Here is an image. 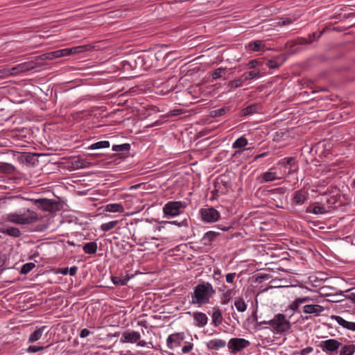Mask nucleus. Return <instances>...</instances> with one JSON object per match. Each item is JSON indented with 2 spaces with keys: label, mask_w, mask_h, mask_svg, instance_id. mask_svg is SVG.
<instances>
[{
  "label": "nucleus",
  "mask_w": 355,
  "mask_h": 355,
  "mask_svg": "<svg viewBox=\"0 0 355 355\" xmlns=\"http://www.w3.org/2000/svg\"><path fill=\"white\" fill-rule=\"evenodd\" d=\"M216 293L212 285L209 282L198 284L191 293V304L199 306L209 303L210 299Z\"/></svg>",
  "instance_id": "obj_1"
},
{
  "label": "nucleus",
  "mask_w": 355,
  "mask_h": 355,
  "mask_svg": "<svg viewBox=\"0 0 355 355\" xmlns=\"http://www.w3.org/2000/svg\"><path fill=\"white\" fill-rule=\"evenodd\" d=\"M7 222L20 225H28L36 223L39 220L38 214L30 209L24 212H12L5 216Z\"/></svg>",
  "instance_id": "obj_2"
},
{
  "label": "nucleus",
  "mask_w": 355,
  "mask_h": 355,
  "mask_svg": "<svg viewBox=\"0 0 355 355\" xmlns=\"http://www.w3.org/2000/svg\"><path fill=\"white\" fill-rule=\"evenodd\" d=\"M121 67L123 71H132L137 69L146 68V57L144 55H134L127 60L121 62Z\"/></svg>",
  "instance_id": "obj_3"
},
{
  "label": "nucleus",
  "mask_w": 355,
  "mask_h": 355,
  "mask_svg": "<svg viewBox=\"0 0 355 355\" xmlns=\"http://www.w3.org/2000/svg\"><path fill=\"white\" fill-rule=\"evenodd\" d=\"M187 207V204L181 201H169L163 207V212L166 216L175 217L180 215Z\"/></svg>",
  "instance_id": "obj_4"
},
{
  "label": "nucleus",
  "mask_w": 355,
  "mask_h": 355,
  "mask_svg": "<svg viewBox=\"0 0 355 355\" xmlns=\"http://www.w3.org/2000/svg\"><path fill=\"white\" fill-rule=\"evenodd\" d=\"M343 340V338L338 339L329 338L321 341L318 346L326 354L329 355H335L338 353V349H340Z\"/></svg>",
  "instance_id": "obj_5"
},
{
  "label": "nucleus",
  "mask_w": 355,
  "mask_h": 355,
  "mask_svg": "<svg viewBox=\"0 0 355 355\" xmlns=\"http://www.w3.org/2000/svg\"><path fill=\"white\" fill-rule=\"evenodd\" d=\"M291 327V324L284 314L278 313L272 319V328L276 333L283 334L288 331Z\"/></svg>",
  "instance_id": "obj_6"
},
{
  "label": "nucleus",
  "mask_w": 355,
  "mask_h": 355,
  "mask_svg": "<svg viewBox=\"0 0 355 355\" xmlns=\"http://www.w3.org/2000/svg\"><path fill=\"white\" fill-rule=\"evenodd\" d=\"M37 207L44 211L53 212L60 209V203L53 199L39 198L30 199Z\"/></svg>",
  "instance_id": "obj_7"
},
{
  "label": "nucleus",
  "mask_w": 355,
  "mask_h": 355,
  "mask_svg": "<svg viewBox=\"0 0 355 355\" xmlns=\"http://www.w3.org/2000/svg\"><path fill=\"white\" fill-rule=\"evenodd\" d=\"M193 88L190 87L175 93V98L178 101V104L189 106L190 104L193 103V101L198 98L193 94Z\"/></svg>",
  "instance_id": "obj_8"
},
{
  "label": "nucleus",
  "mask_w": 355,
  "mask_h": 355,
  "mask_svg": "<svg viewBox=\"0 0 355 355\" xmlns=\"http://www.w3.org/2000/svg\"><path fill=\"white\" fill-rule=\"evenodd\" d=\"M250 345L249 340L242 338H232L227 343V348L231 354H235Z\"/></svg>",
  "instance_id": "obj_9"
},
{
  "label": "nucleus",
  "mask_w": 355,
  "mask_h": 355,
  "mask_svg": "<svg viewBox=\"0 0 355 355\" xmlns=\"http://www.w3.org/2000/svg\"><path fill=\"white\" fill-rule=\"evenodd\" d=\"M202 220L206 223H214L220 218V213L214 207L202 208L200 210Z\"/></svg>",
  "instance_id": "obj_10"
},
{
  "label": "nucleus",
  "mask_w": 355,
  "mask_h": 355,
  "mask_svg": "<svg viewBox=\"0 0 355 355\" xmlns=\"http://www.w3.org/2000/svg\"><path fill=\"white\" fill-rule=\"evenodd\" d=\"M231 187V182L227 175L223 174L220 175L214 183L215 191L225 193Z\"/></svg>",
  "instance_id": "obj_11"
},
{
  "label": "nucleus",
  "mask_w": 355,
  "mask_h": 355,
  "mask_svg": "<svg viewBox=\"0 0 355 355\" xmlns=\"http://www.w3.org/2000/svg\"><path fill=\"white\" fill-rule=\"evenodd\" d=\"M36 67V64L33 62H26L24 63H21L19 64H17L15 67L9 68L10 76H15L17 74H19L20 73L28 71L30 70H32Z\"/></svg>",
  "instance_id": "obj_12"
},
{
  "label": "nucleus",
  "mask_w": 355,
  "mask_h": 355,
  "mask_svg": "<svg viewBox=\"0 0 355 355\" xmlns=\"http://www.w3.org/2000/svg\"><path fill=\"white\" fill-rule=\"evenodd\" d=\"M309 192L305 189H301L293 193L292 203L295 205H302L309 199Z\"/></svg>",
  "instance_id": "obj_13"
},
{
  "label": "nucleus",
  "mask_w": 355,
  "mask_h": 355,
  "mask_svg": "<svg viewBox=\"0 0 355 355\" xmlns=\"http://www.w3.org/2000/svg\"><path fill=\"white\" fill-rule=\"evenodd\" d=\"M184 332L175 333L169 335L166 339V344L168 348L173 349L180 346L184 339Z\"/></svg>",
  "instance_id": "obj_14"
},
{
  "label": "nucleus",
  "mask_w": 355,
  "mask_h": 355,
  "mask_svg": "<svg viewBox=\"0 0 355 355\" xmlns=\"http://www.w3.org/2000/svg\"><path fill=\"white\" fill-rule=\"evenodd\" d=\"M141 335L139 332L128 330L122 334L120 341L121 343H135L139 341Z\"/></svg>",
  "instance_id": "obj_15"
},
{
  "label": "nucleus",
  "mask_w": 355,
  "mask_h": 355,
  "mask_svg": "<svg viewBox=\"0 0 355 355\" xmlns=\"http://www.w3.org/2000/svg\"><path fill=\"white\" fill-rule=\"evenodd\" d=\"M324 310V308L320 304H305L302 307L304 313L312 314L314 316H319Z\"/></svg>",
  "instance_id": "obj_16"
},
{
  "label": "nucleus",
  "mask_w": 355,
  "mask_h": 355,
  "mask_svg": "<svg viewBox=\"0 0 355 355\" xmlns=\"http://www.w3.org/2000/svg\"><path fill=\"white\" fill-rule=\"evenodd\" d=\"M248 144V139L245 136H241L232 144V148L235 149H238L236 150L233 155H236L237 154H241L245 150H249L250 148H244Z\"/></svg>",
  "instance_id": "obj_17"
},
{
  "label": "nucleus",
  "mask_w": 355,
  "mask_h": 355,
  "mask_svg": "<svg viewBox=\"0 0 355 355\" xmlns=\"http://www.w3.org/2000/svg\"><path fill=\"white\" fill-rule=\"evenodd\" d=\"M345 343H341L338 355H354L355 353V344L350 340H345Z\"/></svg>",
  "instance_id": "obj_18"
},
{
  "label": "nucleus",
  "mask_w": 355,
  "mask_h": 355,
  "mask_svg": "<svg viewBox=\"0 0 355 355\" xmlns=\"http://www.w3.org/2000/svg\"><path fill=\"white\" fill-rule=\"evenodd\" d=\"M313 301L311 297L305 296L301 297H297L293 302L288 305V309L293 312H300V306L302 304Z\"/></svg>",
  "instance_id": "obj_19"
},
{
  "label": "nucleus",
  "mask_w": 355,
  "mask_h": 355,
  "mask_svg": "<svg viewBox=\"0 0 355 355\" xmlns=\"http://www.w3.org/2000/svg\"><path fill=\"white\" fill-rule=\"evenodd\" d=\"M279 165H281L285 168H288V173H291L293 172H295L297 170V166H296V162L295 157H284L282 159L279 163Z\"/></svg>",
  "instance_id": "obj_20"
},
{
  "label": "nucleus",
  "mask_w": 355,
  "mask_h": 355,
  "mask_svg": "<svg viewBox=\"0 0 355 355\" xmlns=\"http://www.w3.org/2000/svg\"><path fill=\"white\" fill-rule=\"evenodd\" d=\"M211 316V323L214 327H218L222 324L223 320L222 311L218 306H216L212 308Z\"/></svg>",
  "instance_id": "obj_21"
},
{
  "label": "nucleus",
  "mask_w": 355,
  "mask_h": 355,
  "mask_svg": "<svg viewBox=\"0 0 355 355\" xmlns=\"http://www.w3.org/2000/svg\"><path fill=\"white\" fill-rule=\"evenodd\" d=\"M331 318L336 321V322L343 328L355 331V322L347 321L340 315H333L331 316Z\"/></svg>",
  "instance_id": "obj_22"
},
{
  "label": "nucleus",
  "mask_w": 355,
  "mask_h": 355,
  "mask_svg": "<svg viewBox=\"0 0 355 355\" xmlns=\"http://www.w3.org/2000/svg\"><path fill=\"white\" fill-rule=\"evenodd\" d=\"M226 345L225 340L223 339L215 338L206 343V346L209 350H218L225 347Z\"/></svg>",
  "instance_id": "obj_23"
},
{
  "label": "nucleus",
  "mask_w": 355,
  "mask_h": 355,
  "mask_svg": "<svg viewBox=\"0 0 355 355\" xmlns=\"http://www.w3.org/2000/svg\"><path fill=\"white\" fill-rule=\"evenodd\" d=\"M193 318L196 322V325L198 327H205L208 322V317L202 312H193Z\"/></svg>",
  "instance_id": "obj_24"
},
{
  "label": "nucleus",
  "mask_w": 355,
  "mask_h": 355,
  "mask_svg": "<svg viewBox=\"0 0 355 355\" xmlns=\"http://www.w3.org/2000/svg\"><path fill=\"white\" fill-rule=\"evenodd\" d=\"M0 233L8 235L13 238H19L21 236V232L18 227H9L8 228H0Z\"/></svg>",
  "instance_id": "obj_25"
},
{
  "label": "nucleus",
  "mask_w": 355,
  "mask_h": 355,
  "mask_svg": "<svg viewBox=\"0 0 355 355\" xmlns=\"http://www.w3.org/2000/svg\"><path fill=\"white\" fill-rule=\"evenodd\" d=\"M272 168H270L269 171H268L261 175V180L260 181L261 183L272 182V181L280 179V178H279L277 176V173L272 171Z\"/></svg>",
  "instance_id": "obj_26"
},
{
  "label": "nucleus",
  "mask_w": 355,
  "mask_h": 355,
  "mask_svg": "<svg viewBox=\"0 0 355 355\" xmlns=\"http://www.w3.org/2000/svg\"><path fill=\"white\" fill-rule=\"evenodd\" d=\"M104 211L108 212L123 213L124 211V207L121 203H110L105 206Z\"/></svg>",
  "instance_id": "obj_27"
},
{
  "label": "nucleus",
  "mask_w": 355,
  "mask_h": 355,
  "mask_svg": "<svg viewBox=\"0 0 355 355\" xmlns=\"http://www.w3.org/2000/svg\"><path fill=\"white\" fill-rule=\"evenodd\" d=\"M261 109V105L257 103L250 105L242 110V116L252 115L259 112Z\"/></svg>",
  "instance_id": "obj_28"
},
{
  "label": "nucleus",
  "mask_w": 355,
  "mask_h": 355,
  "mask_svg": "<svg viewBox=\"0 0 355 355\" xmlns=\"http://www.w3.org/2000/svg\"><path fill=\"white\" fill-rule=\"evenodd\" d=\"M306 212L318 215L326 213L327 210L323 206L313 205L307 207L306 209Z\"/></svg>",
  "instance_id": "obj_29"
},
{
  "label": "nucleus",
  "mask_w": 355,
  "mask_h": 355,
  "mask_svg": "<svg viewBox=\"0 0 355 355\" xmlns=\"http://www.w3.org/2000/svg\"><path fill=\"white\" fill-rule=\"evenodd\" d=\"M46 328V326H42V327L37 329L33 333H31L28 338V342L33 343V342L38 340L41 338V336Z\"/></svg>",
  "instance_id": "obj_30"
},
{
  "label": "nucleus",
  "mask_w": 355,
  "mask_h": 355,
  "mask_svg": "<svg viewBox=\"0 0 355 355\" xmlns=\"http://www.w3.org/2000/svg\"><path fill=\"white\" fill-rule=\"evenodd\" d=\"M98 245L95 241L87 243L83 247L84 252L88 254H95Z\"/></svg>",
  "instance_id": "obj_31"
},
{
  "label": "nucleus",
  "mask_w": 355,
  "mask_h": 355,
  "mask_svg": "<svg viewBox=\"0 0 355 355\" xmlns=\"http://www.w3.org/2000/svg\"><path fill=\"white\" fill-rule=\"evenodd\" d=\"M265 44L261 40H255L248 44V49L252 51H264Z\"/></svg>",
  "instance_id": "obj_32"
},
{
  "label": "nucleus",
  "mask_w": 355,
  "mask_h": 355,
  "mask_svg": "<svg viewBox=\"0 0 355 355\" xmlns=\"http://www.w3.org/2000/svg\"><path fill=\"white\" fill-rule=\"evenodd\" d=\"M111 279L112 283L116 286H124L127 284L130 277L128 275L123 277L112 276Z\"/></svg>",
  "instance_id": "obj_33"
},
{
  "label": "nucleus",
  "mask_w": 355,
  "mask_h": 355,
  "mask_svg": "<svg viewBox=\"0 0 355 355\" xmlns=\"http://www.w3.org/2000/svg\"><path fill=\"white\" fill-rule=\"evenodd\" d=\"M218 235H219V234L218 232H216L214 231H209V232H206L202 237V241H204V244H205V245L209 244Z\"/></svg>",
  "instance_id": "obj_34"
},
{
  "label": "nucleus",
  "mask_w": 355,
  "mask_h": 355,
  "mask_svg": "<svg viewBox=\"0 0 355 355\" xmlns=\"http://www.w3.org/2000/svg\"><path fill=\"white\" fill-rule=\"evenodd\" d=\"M230 111L229 107H223L218 109L213 110L210 112L211 117H218L225 115Z\"/></svg>",
  "instance_id": "obj_35"
},
{
  "label": "nucleus",
  "mask_w": 355,
  "mask_h": 355,
  "mask_svg": "<svg viewBox=\"0 0 355 355\" xmlns=\"http://www.w3.org/2000/svg\"><path fill=\"white\" fill-rule=\"evenodd\" d=\"M15 167L11 164L2 163L0 164V172L6 174H12L15 171Z\"/></svg>",
  "instance_id": "obj_36"
},
{
  "label": "nucleus",
  "mask_w": 355,
  "mask_h": 355,
  "mask_svg": "<svg viewBox=\"0 0 355 355\" xmlns=\"http://www.w3.org/2000/svg\"><path fill=\"white\" fill-rule=\"evenodd\" d=\"M37 154L25 153L21 156V160L26 164H34L36 161Z\"/></svg>",
  "instance_id": "obj_37"
},
{
  "label": "nucleus",
  "mask_w": 355,
  "mask_h": 355,
  "mask_svg": "<svg viewBox=\"0 0 355 355\" xmlns=\"http://www.w3.org/2000/svg\"><path fill=\"white\" fill-rule=\"evenodd\" d=\"M93 47L91 45H82L70 48L71 54H78L83 52L90 51Z\"/></svg>",
  "instance_id": "obj_38"
},
{
  "label": "nucleus",
  "mask_w": 355,
  "mask_h": 355,
  "mask_svg": "<svg viewBox=\"0 0 355 355\" xmlns=\"http://www.w3.org/2000/svg\"><path fill=\"white\" fill-rule=\"evenodd\" d=\"M110 142L108 141H100L92 144L88 147V149L90 150H96L100 148H105L110 147Z\"/></svg>",
  "instance_id": "obj_39"
},
{
  "label": "nucleus",
  "mask_w": 355,
  "mask_h": 355,
  "mask_svg": "<svg viewBox=\"0 0 355 355\" xmlns=\"http://www.w3.org/2000/svg\"><path fill=\"white\" fill-rule=\"evenodd\" d=\"M233 289H228L221 296L220 303L223 305L227 304L232 298Z\"/></svg>",
  "instance_id": "obj_40"
},
{
  "label": "nucleus",
  "mask_w": 355,
  "mask_h": 355,
  "mask_svg": "<svg viewBox=\"0 0 355 355\" xmlns=\"http://www.w3.org/2000/svg\"><path fill=\"white\" fill-rule=\"evenodd\" d=\"M260 77V71H250L242 75L244 80H250Z\"/></svg>",
  "instance_id": "obj_41"
},
{
  "label": "nucleus",
  "mask_w": 355,
  "mask_h": 355,
  "mask_svg": "<svg viewBox=\"0 0 355 355\" xmlns=\"http://www.w3.org/2000/svg\"><path fill=\"white\" fill-rule=\"evenodd\" d=\"M130 150V145L129 144H123L120 145H113L112 150L115 152H126L128 153Z\"/></svg>",
  "instance_id": "obj_42"
},
{
  "label": "nucleus",
  "mask_w": 355,
  "mask_h": 355,
  "mask_svg": "<svg viewBox=\"0 0 355 355\" xmlns=\"http://www.w3.org/2000/svg\"><path fill=\"white\" fill-rule=\"evenodd\" d=\"M227 73V69L226 68H222L219 67L215 69L212 73L211 77L213 79L216 80L220 78H222L223 76H225Z\"/></svg>",
  "instance_id": "obj_43"
},
{
  "label": "nucleus",
  "mask_w": 355,
  "mask_h": 355,
  "mask_svg": "<svg viewBox=\"0 0 355 355\" xmlns=\"http://www.w3.org/2000/svg\"><path fill=\"white\" fill-rule=\"evenodd\" d=\"M73 164L76 168H85L89 167V162L85 159L78 158Z\"/></svg>",
  "instance_id": "obj_44"
},
{
  "label": "nucleus",
  "mask_w": 355,
  "mask_h": 355,
  "mask_svg": "<svg viewBox=\"0 0 355 355\" xmlns=\"http://www.w3.org/2000/svg\"><path fill=\"white\" fill-rule=\"evenodd\" d=\"M119 223L118 220H112L101 225V230L103 232H108L114 228Z\"/></svg>",
  "instance_id": "obj_45"
},
{
  "label": "nucleus",
  "mask_w": 355,
  "mask_h": 355,
  "mask_svg": "<svg viewBox=\"0 0 355 355\" xmlns=\"http://www.w3.org/2000/svg\"><path fill=\"white\" fill-rule=\"evenodd\" d=\"M234 306L239 312H244L247 309V304L242 298H239L234 302Z\"/></svg>",
  "instance_id": "obj_46"
},
{
  "label": "nucleus",
  "mask_w": 355,
  "mask_h": 355,
  "mask_svg": "<svg viewBox=\"0 0 355 355\" xmlns=\"http://www.w3.org/2000/svg\"><path fill=\"white\" fill-rule=\"evenodd\" d=\"M35 267V264L33 262H29L24 264L21 268L20 273L23 275L28 274L31 270Z\"/></svg>",
  "instance_id": "obj_47"
},
{
  "label": "nucleus",
  "mask_w": 355,
  "mask_h": 355,
  "mask_svg": "<svg viewBox=\"0 0 355 355\" xmlns=\"http://www.w3.org/2000/svg\"><path fill=\"white\" fill-rule=\"evenodd\" d=\"M243 84V80L241 78L235 79L228 83V87L231 88H237L241 87Z\"/></svg>",
  "instance_id": "obj_48"
},
{
  "label": "nucleus",
  "mask_w": 355,
  "mask_h": 355,
  "mask_svg": "<svg viewBox=\"0 0 355 355\" xmlns=\"http://www.w3.org/2000/svg\"><path fill=\"white\" fill-rule=\"evenodd\" d=\"M295 21V18L291 19V18L288 17V18H285V19H281L279 21H277L276 23V25L279 26H287V25L292 24Z\"/></svg>",
  "instance_id": "obj_49"
},
{
  "label": "nucleus",
  "mask_w": 355,
  "mask_h": 355,
  "mask_svg": "<svg viewBox=\"0 0 355 355\" xmlns=\"http://www.w3.org/2000/svg\"><path fill=\"white\" fill-rule=\"evenodd\" d=\"M282 64V63H281V64L277 63V62L275 59L268 60L266 62V65L270 69H277L281 66Z\"/></svg>",
  "instance_id": "obj_50"
},
{
  "label": "nucleus",
  "mask_w": 355,
  "mask_h": 355,
  "mask_svg": "<svg viewBox=\"0 0 355 355\" xmlns=\"http://www.w3.org/2000/svg\"><path fill=\"white\" fill-rule=\"evenodd\" d=\"M170 224L177 225L178 227H188L189 226V222L187 218H184L182 221L179 222L178 220H171L168 222Z\"/></svg>",
  "instance_id": "obj_51"
},
{
  "label": "nucleus",
  "mask_w": 355,
  "mask_h": 355,
  "mask_svg": "<svg viewBox=\"0 0 355 355\" xmlns=\"http://www.w3.org/2000/svg\"><path fill=\"white\" fill-rule=\"evenodd\" d=\"M50 345H48L46 347H37L35 345H31L27 349V352L29 353H35L40 351L43 350L44 349L49 347Z\"/></svg>",
  "instance_id": "obj_52"
},
{
  "label": "nucleus",
  "mask_w": 355,
  "mask_h": 355,
  "mask_svg": "<svg viewBox=\"0 0 355 355\" xmlns=\"http://www.w3.org/2000/svg\"><path fill=\"white\" fill-rule=\"evenodd\" d=\"M263 62L259 61L258 60H252L248 63V67L250 69H254L257 67L261 66Z\"/></svg>",
  "instance_id": "obj_53"
},
{
  "label": "nucleus",
  "mask_w": 355,
  "mask_h": 355,
  "mask_svg": "<svg viewBox=\"0 0 355 355\" xmlns=\"http://www.w3.org/2000/svg\"><path fill=\"white\" fill-rule=\"evenodd\" d=\"M10 76L9 68L0 69V79H4Z\"/></svg>",
  "instance_id": "obj_54"
},
{
  "label": "nucleus",
  "mask_w": 355,
  "mask_h": 355,
  "mask_svg": "<svg viewBox=\"0 0 355 355\" xmlns=\"http://www.w3.org/2000/svg\"><path fill=\"white\" fill-rule=\"evenodd\" d=\"M313 40L310 39L309 36L307 37H300L297 39V43L299 44H311Z\"/></svg>",
  "instance_id": "obj_55"
},
{
  "label": "nucleus",
  "mask_w": 355,
  "mask_h": 355,
  "mask_svg": "<svg viewBox=\"0 0 355 355\" xmlns=\"http://www.w3.org/2000/svg\"><path fill=\"white\" fill-rule=\"evenodd\" d=\"M286 190V189L284 187H279V188L271 189L269 191V192L271 193H277L280 196H283L285 193Z\"/></svg>",
  "instance_id": "obj_56"
},
{
  "label": "nucleus",
  "mask_w": 355,
  "mask_h": 355,
  "mask_svg": "<svg viewBox=\"0 0 355 355\" xmlns=\"http://www.w3.org/2000/svg\"><path fill=\"white\" fill-rule=\"evenodd\" d=\"M60 55L61 57L71 55V50L70 48L60 49Z\"/></svg>",
  "instance_id": "obj_57"
},
{
  "label": "nucleus",
  "mask_w": 355,
  "mask_h": 355,
  "mask_svg": "<svg viewBox=\"0 0 355 355\" xmlns=\"http://www.w3.org/2000/svg\"><path fill=\"white\" fill-rule=\"evenodd\" d=\"M323 32L324 31H320L319 33L314 32L312 34H309L308 35L310 39H312L314 41L315 40L319 39L322 35Z\"/></svg>",
  "instance_id": "obj_58"
},
{
  "label": "nucleus",
  "mask_w": 355,
  "mask_h": 355,
  "mask_svg": "<svg viewBox=\"0 0 355 355\" xmlns=\"http://www.w3.org/2000/svg\"><path fill=\"white\" fill-rule=\"evenodd\" d=\"M235 277H236V273L235 272L228 273L226 275V277H225L226 282L227 283H233Z\"/></svg>",
  "instance_id": "obj_59"
},
{
  "label": "nucleus",
  "mask_w": 355,
  "mask_h": 355,
  "mask_svg": "<svg viewBox=\"0 0 355 355\" xmlns=\"http://www.w3.org/2000/svg\"><path fill=\"white\" fill-rule=\"evenodd\" d=\"M313 350V348L312 347H307L306 348L302 349L300 351V355H308L311 352H312Z\"/></svg>",
  "instance_id": "obj_60"
},
{
  "label": "nucleus",
  "mask_w": 355,
  "mask_h": 355,
  "mask_svg": "<svg viewBox=\"0 0 355 355\" xmlns=\"http://www.w3.org/2000/svg\"><path fill=\"white\" fill-rule=\"evenodd\" d=\"M193 345L192 343H189V345H186L183 346V347L182 348V353H184V354L189 353L193 349Z\"/></svg>",
  "instance_id": "obj_61"
},
{
  "label": "nucleus",
  "mask_w": 355,
  "mask_h": 355,
  "mask_svg": "<svg viewBox=\"0 0 355 355\" xmlns=\"http://www.w3.org/2000/svg\"><path fill=\"white\" fill-rule=\"evenodd\" d=\"M50 55V60H53L54 58H60V50L49 52Z\"/></svg>",
  "instance_id": "obj_62"
},
{
  "label": "nucleus",
  "mask_w": 355,
  "mask_h": 355,
  "mask_svg": "<svg viewBox=\"0 0 355 355\" xmlns=\"http://www.w3.org/2000/svg\"><path fill=\"white\" fill-rule=\"evenodd\" d=\"M50 60L49 53H46L41 55L37 56L36 60Z\"/></svg>",
  "instance_id": "obj_63"
},
{
  "label": "nucleus",
  "mask_w": 355,
  "mask_h": 355,
  "mask_svg": "<svg viewBox=\"0 0 355 355\" xmlns=\"http://www.w3.org/2000/svg\"><path fill=\"white\" fill-rule=\"evenodd\" d=\"M90 334L91 332L87 329H83L80 333V337L84 338L88 336Z\"/></svg>",
  "instance_id": "obj_64"
}]
</instances>
